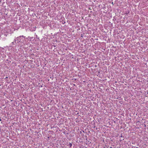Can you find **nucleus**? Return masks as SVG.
<instances>
[{"mask_svg":"<svg viewBox=\"0 0 148 148\" xmlns=\"http://www.w3.org/2000/svg\"><path fill=\"white\" fill-rule=\"evenodd\" d=\"M72 145V144L71 143H70L69 144V146L70 147H71Z\"/></svg>","mask_w":148,"mask_h":148,"instance_id":"f257e3e1","label":"nucleus"},{"mask_svg":"<svg viewBox=\"0 0 148 148\" xmlns=\"http://www.w3.org/2000/svg\"><path fill=\"white\" fill-rule=\"evenodd\" d=\"M8 78V77H6L5 78V79H6Z\"/></svg>","mask_w":148,"mask_h":148,"instance_id":"f03ea898","label":"nucleus"}]
</instances>
